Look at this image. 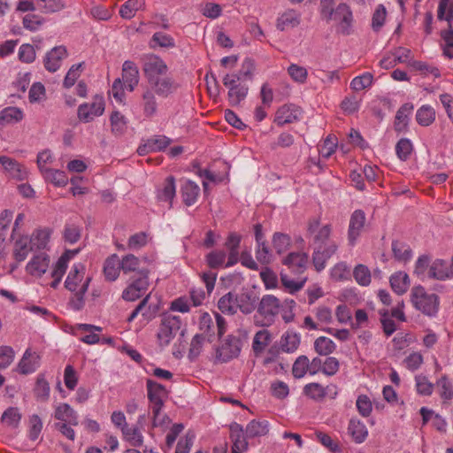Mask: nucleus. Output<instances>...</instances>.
Returning a JSON list of instances; mask_svg holds the SVG:
<instances>
[{
  "mask_svg": "<svg viewBox=\"0 0 453 453\" xmlns=\"http://www.w3.org/2000/svg\"><path fill=\"white\" fill-rule=\"evenodd\" d=\"M282 308V303L273 295H265L258 302L255 323L260 326H272Z\"/></svg>",
  "mask_w": 453,
  "mask_h": 453,
  "instance_id": "nucleus-1",
  "label": "nucleus"
},
{
  "mask_svg": "<svg viewBox=\"0 0 453 453\" xmlns=\"http://www.w3.org/2000/svg\"><path fill=\"white\" fill-rule=\"evenodd\" d=\"M148 399L151 403L153 413V426H157L163 423L159 420V414L164 406L165 399L167 398L168 391L165 387L157 381L148 379L146 381Z\"/></svg>",
  "mask_w": 453,
  "mask_h": 453,
  "instance_id": "nucleus-2",
  "label": "nucleus"
},
{
  "mask_svg": "<svg viewBox=\"0 0 453 453\" xmlns=\"http://www.w3.org/2000/svg\"><path fill=\"white\" fill-rule=\"evenodd\" d=\"M149 270L141 269L133 275L127 287L122 292V298L128 302H134L142 297L147 291L149 282Z\"/></svg>",
  "mask_w": 453,
  "mask_h": 453,
  "instance_id": "nucleus-3",
  "label": "nucleus"
},
{
  "mask_svg": "<svg viewBox=\"0 0 453 453\" xmlns=\"http://www.w3.org/2000/svg\"><path fill=\"white\" fill-rule=\"evenodd\" d=\"M411 303L416 309L427 316H434L439 309L438 296L435 294H427L421 286L412 288Z\"/></svg>",
  "mask_w": 453,
  "mask_h": 453,
  "instance_id": "nucleus-4",
  "label": "nucleus"
},
{
  "mask_svg": "<svg viewBox=\"0 0 453 453\" xmlns=\"http://www.w3.org/2000/svg\"><path fill=\"white\" fill-rule=\"evenodd\" d=\"M181 320L179 316L166 314L163 317L157 338L161 346H167L172 339L179 333Z\"/></svg>",
  "mask_w": 453,
  "mask_h": 453,
  "instance_id": "nucleus-5",
  "label": "nucleus"
},
{
  "mask_svg": "<svg viewBox=\"0 0 453 453\" xmlns=\"http://www.w3.org/2000/svg\"><path fill=\"white\" fill-rule=\"evenodd\" d=\"M242 342L239 337L228 335L226 341L216 349V359L226 363L236 358L241 352Z\"/></svg>",
  "mask_w": 453,
  "mask_h": 453,
  "instance_id": "nucleus-6",
  "label": "nucleus"
},
{
  "mask_svg": "<svg viewBox=\"0 0 453 453\" xmlns=\"http://www.w3.org/2000/svg\"><path fill=\"white\" fill-rule=\"evenodd\" d=\"M142 71L149 83L165 76L168 71V67L159 57L150 55L145 58Z\"/></svg>",
  "mask_w": 453,
  "mask_h": 453,
  "instance_id": "nucleus-7",
  "label": "nucleus"
},
{
  "mask_svg": "<svg viewBox=\"0 0 453 453\" xmlns=\"http://www.w3.org/2000/svg\"><path fill=\"white\" fill-rule=\"evenodd\" d=\"M104 111V100L96 95L91 104H82L78 107L77 115L81 121L90 122L95 117L101 116Z\"/></svg>",
  "mask_w": 453,
  "mask_h": 453,
  "instance_id": "nucleus-8",
  "label": "nucleus"
},
{
  "mask_svg": "<svg viewBox=\"0 0 453 453\" xmlns=\"http://www.w3.org/2000/svg\"><path fill=\"white\" fill-rule=\"evenodd\" d=\"M337 249L338 245L334 242L314 246L312 264L317 272H321L326 267V261L336 252Z\"/></svg>",
  "mask_w": 453,
  "mask_h": 453,
  "instance_id": "nucleus-9",
  "label": "nucleus"
},
{
  "mask_svg": "<svg viewBox=\"0 0 453 453\" xmlns=\"http://www.w3.org/2000/svg\"><path fill=\"white\" fill-rule=\"evenodd\" d=\"M339 23L338 31L342 35H349L350 27L353 20L352 12L349 5L344 3L338 4L334 11L333 19Z\"/></svg>",
  "mask_w": 453,
  "mask_h": 453,
  "instance_id": "nucleus-10",
  "label": "nucleus"
},
{
  "mask_svg": "<svg viewBox=\"0 0 453 453\" xmlns=\"http://www.w3.org/2000/svg\"><path fill=\"white\" fill-rule=\"evenodd\" d=\"M301 113L302 110L300 107L292 104H284L276 111L274 122L278 126L282 127L297 121Z\"/></svg>",
  "mask_w": 453,
  "mask_h": 453,
  "instance_id": "nucleus-11",
  "label": "nucleus"
},
{
  "mask_svg": "<svg viewBox=\"0 0 453 453\" xmlns=\"http://www.w3.org/2000/svg\"><path fill=\"white\" fill-rule=\"evenodd\" d=\"M309 256L305 252H291L284 259L283 264L291 273L303 274L307 268Z\"/></svg>",
  "mask_w": 453,
  "mask_h": 453,
  "instance_id": "nucleus-12",
  "label": "nucleus"
},
{
  "mask_svg": "<svg viewBox=\"0 0 453 453\" xmlns=\"http://www.w3.org/2000/svg\"><path fill=\"white\" fill-rule=\"evenodd\" d=\"M148 84L149 86L147 88H150L154 94H157L160 97H167L173 93L178 87L173 78L166 75L156 79Z\"/></svg>",
  "mask_w": 453,
  "mask_h": 453,
  "instance_id": "nucleus-13",
  "label": "nucleus"
},
{
  "mask_svg": "<svg viewBox=\"0 0 453 453\" xmlns=\"http://www.w3.org/2000/svg\"><path fill=\"white\" fill-rule=\"evenodd\" d=\"M234 301L236 308L244 314H250L256 309L257 310L258 297L254 291H243L235 295Z\"/></svg>",
  "mask_w": 453,
  "mask_h": 453,
  "instance_id": "nucleus-14",
  "label": "nucleus"
},
{
  "mask_svg": "<svg viewBox=\"0 0 453 453\" xmlns=\"http://www.w3.org/2000/svg\"><path fill=\"white\" fill-rule=\"evenodd\" d=\"M365 223V214L362 210H356L349 219L348 238L350 245H354L360 235Z\"/></svg>",
  "mask_w": 453,
  "mask_h": 453,
  "instance_id": "nucleus-15",
  "label": "nucleus"
},
{
  "mask_svg": "<svg viewBox=\"0 0 453 453\" xmlns=\"http://www.w3.org/2000/svg\"><path fill=\"white\" fill-rule=\"evenodd\" d=\"M66 57L67 50L65 46L54 47L46 54L44 66L49 72L54 73L59 69L61 61Z\"/></svg>",
  "mask_w": 453,
  "mask_h": 453,
  "instance_id": "nucleus-16",
  "label": "nucleus"
},
{
  "mask_svg": "<svg viewBox=\"0 0 453 453\" xmlns=\"http://www.w3.org/2000/svg\"><path fill=\"white\" fill-rule=\"evenodd\" d=\"M85 267L81 264L73 266L65 281V287L71 292L78 291L81 285L84 282Z\"/></svg>",
  "mask_w": 453,
  "mask_h": 453,
  "instance_id": "nucleus-17",
  "label": "nucleus"
},
{
  "mask_svg": "<svg viewBox=\"0 0 453 453\" xmlns=\"http://www.w3.org/2000/svg\"><path fill=\"white\" fill-rule=\"evenodd\" d=\"M300 335L293 331H287L280 338V348L279 349L273 348L269 353H279L280 350L287 353L295 352L300 345Z\"/></svg>",
  "mask_w": 453,
  "mask_h": 453,
  "instance_id": "nucleus-18",
  "label": "nucleus"
},
{
  "mask_svg": "<svg viewBox=\"0 0 453 453\" xmlns=\"http://www.w3.org/2000/svg\"><path fill=\"white\" fill-rule=\"evenodd\" d=\"M122 79L124 83L133 91L139 82V70L136 65L129 60L124 62L122 66Z\"/></svg>",
  "mask_w": 453,
  "mask_h": 453,
  "instance_id": "nucleus-19",
  "label": "nucleus"
},
{
  "mask_svg": "<svg viewBox=\"0 0 453 453\" xmlns=\"http://www.w3.org/2000/svg\"><path fill=\"white\" fill-rule=\"evenodd\" d=\"M49 264L50 257L45 253H40L34 256L27 264V270L32 275L41 276L47 271Z\"/></svg>",
  "mask_w": 453,
  "mask_h": 453,
  "instance_id": "nucleus-20",
  "label": "nucleus"
},
{
  "mask_svg": "<svg viewBox=\"0 0 453 453\" xmlns=\"http://www.w3.org/2000/svg\"><path fill=\"white\" fill-rule=\"evenodd\" d=\"M450 277V269L447 262L442 259H435L428 268L427 278L438 280H445Z\"/></svg>",
  "mask_w": 453,
  "mask_h": 453,
  "instance_id": "nucleus-21",
  "label": "nucleus"
},
{
  "mask_svg": "<svg viewBox=\"0 0 453 453\" xmlns=\"http://www.w3.org/2000/svg\"><path fill=\"white\" fill-rule=\"evenodd\" d=\"M54 417L58 420L69 423V425L78 426L79 424L77 412L68 403H61L57 406Z\"/></svg>",
  "mask_w": 453,
  "mask_h": 453,
  "instance_id": "nucleus-22",
  "label": "nucleus"
},
{
  "mask_svg": "<svg viewBox=\"0 0 453 453\" xmlns=\"http://www.w3.org/2000/svg\"><path fill=\"white\" fill-rule=\"evenodd\" d=\"M142 107L145 117L151 118L156 115L157 103L154 92L150 88H145L142 95Z\"/></svg>",
  "mask_w": 453,
  "mask_h": 453,
  "instance_id": "nucleus-23",
  "label": "nucleus"
},
{
  "mask_svg": "<svg viewBox=\"0 0 453 453\" xmlns=\"http://www.w3.org/2000/svg\"><path fill=\"white\" fill-rule=\"evenodd\" d=\"M301 15L295 10H287L277 19L276 27L284 31L288 27H296L300 24Z\"/></svg>",
  "mask_w": 453,
  "mask_h": 453,
  "instance_id": "nucleus-24",
  "label": "nucleus"
},
{
  "mask_svg": "<svg viewBox=\"0 0 453 453\" xmlns=\"http://www.w3.org/2000/svg\"><path fill=\"white\" fill-rule=\"evenodd\" d=\"M39 359L40 357L36 353H32L29 349H27L19 363L20 373L28 374L34 372L39 366Z\"/></svg>",
  "mask_w": 453,
  "mask_h": 453,
  "instance_id": "nucleus-25",
  "label": "nucleus"
},
{
  "mask_svg": "<svg viewBox=\"0 0 453 453\" xmlns=\"http://www.w3.org/2000/svg\"><path fill=\"white\" fill-rule=\"evenodd\" d=\"M180 192L184 203L190 206L196 202L200 193V188L194 181L188 180L181 186Z\"/></svg>",
  "mask_w": 453,
  "mask_h": 453,
  "instance_id": "nucleus-26",
  "label": "nucleus"
},
{
  "mask_svg": "<svg viewBox=\"0 0 453 453\" xmlns=\"http://www.w3.org/2000/svg\"><path fill=\"white\" fill-rule=\"evenodd\" d=\"M120 270V259L118 255H111L105 260L104 273L107 280L114 281L119 277Z\"/></svg>",
  "mask_w": 453,
  "mask_h": 453,
  "instance_id": "nucleus-27",
  "label": "nucleus"
},
{
  "mask_svg": "<svg viewBox=\"0 0 453 453\" xmlns=\"http://www.w3.org/2000/svg\"><path fill=\"white\" fill-rule=\"evenodd\" d=\"M33 391L37 402L45 403L49 400L50 387L43 374L37 376Z\"/></svg>",
  "mask_w": 453,
  "mask_h": 453,
  "instance_id": "nucleus-28",
  "label": "nucleus"
},
{
  "mask_svg": "<svg viewBox=\"0 0 453 453\" xmlns=\"http://www.w3.org/2000/svg\"><path fill=\"white\" fill-rule=\"evenodd\" d=\"M413 110V105L411 104H403L399 110L396 111L395 119V130L398 133L405 130L408 125V116L411 113Z\"/></svg>",
  "mask_w": 453,
  "mask_h": 453,
  "instance_id": "nucleus-29",
  "label": "nucleus"
},
{
  "mask_svg": "<svg viewBox=\"0 0 453 453\" xmlns=\"http://www.w3.org/2000/svg\"><path fill=\"white\" fill-rule=\"evenodd\" d=\"M348 432L356 443H362L368 435V431L365 426L359 420L350 419Z\"/></svg>",
  "mask_w": 453,
  "mask_h": 453,
  "instance_id": "nucleus-30",
  "label": "nucleus"
},
{
  "mask_svg": "<svg viewBox=\"0 0 453 453\" xmlns=\"http://www.w3.org/2000/svg\"><path fill=\"white\" fill-rule=\"evenodd\" d=\"M230 437L233 441V447H235L238 450L247 449L248 442L241 425L235 422L230 425Z\"/></svg>",
  "mask_w": 453,
  "mask_h": 453,
  "instance_id": "nucleus-31",
  "label": "nucleus"
},
{
  "mask_svg": "<svg viewBox=\"0 0 453 453\" xmlns=\"http://www.w3.org/2000/svg\"><path fill=\"white\" fill-rule=\"evenodd\" d=\"M111 133L115 136H121L127 128V121L126 117L118 111H113L110 117Z\"/></svg>",
  "mask_w": 453,
  "mask_h": 453,
  "instance_id": "nucleus-32",
  "label": "nucleus"
},
{
  "mask_svg": "<svg viewBox=\"0 0 453 453\" xmlns=\"http://www.w3.org/2000/svg\"><path fill=\"white\" fill-rule=\"evenodd\" d=\"M269 432V423L266 420H251L246 426V435L249 437L264 436Z\"/></svg>",
  "mask_w": 453,
  "mask_h": 453,
  "instance_id": "nucleus-33",
  "label": "nucleus"
},
{
  "mask_svg": "<svg viewBox=\"0 0 453 453\" xmlns=\"http://www.w3.org/2000/svg\"><path fill=\"white\" fill-rule=\"evenodd\" d=\"M306 280V277H299L297 280H294L286 273H280L281 284L290 294H294L302 289Z\"/></svg>",
  "mask_w": 453,
  "mask_h": 453,
  "instance_id": "nucleus-34",
  "label": "nucleus"
},
{
  "mask_svg": "<svg viewBox=\"0 0 453 453\" xmlns=\"http://www.w3.org/2000/svg\"><path fill=\"white\" fill-rule=\"evenodd\" d=\"M392 289L398 295L406 292L409 287V276L403 272H397L390 277Z\"/></svg>",
  "mask_w": 453,
  "mask_h": 453,
  "instance_id": "nucleus-35",
  "label": "nucleus"
},
{
  "mask_svg": "<svg viewBox=\"0 0 453 453\" xmlns=\"http://www.w3.org/2000/svg\"><path fill=\"white\" fill-rule=\"evenodd\" d=\"M272 335L267 329H261L256 333L253 338L252 349L255 353H261L269 345Z\"/></svg>",
  "mask_w": 453,
  "mask_h": 453,
  "instance_id": "nucleus-36",
  "label": "nucleus"
},
{
  "mask_svg": "<svg viewBox=\"0 0 453 453\" xmlns=\"http://www.w3.org/2000/svg\"><path fill=\"white\" fill-rule=\"evenodd\" d=\"M23 112L17 107H7L0 112V125L6 126L20 121Z\"/></svg>",
  "mask_w": 453,
  "mask_h": 453,
  "instance_id": "nucleus-37",
  "label": "nucleus"
},
{
  "mask_svg": "<svg viewBox=\"0 0 453 453\" xmlns=\"http://www.w3.org/2000/svg\"><path fill=\"white\" fill-rule=\"evenodd\" d=\"M91 278L87 277L84 282L81 285L78 291L73 292L74 296L69 301V305L75 311H80L84 307V295L87 292Z\"/></svg>",
  "mask_w": 453,
  "mask_h": 453,
  "instance_id": "nucleus-38",
  "label": "nucleus"
},
{
  "mask_svg": "<svg viewBox=\"0 0 453 453\" xmlns=\"http://www.w3.org/2000/svg\"><path fill=\"white\" fill-rule=\"evenodd\" d=\"M122 434L133 447H141L143 443V436L137 426L130 428L127 425L123 426Z\"/></svg>",
  "mask_w": 453,
  "mask_h": 453,
  "instance_id": "nucleus-39",
  "label": "nucleus"
},
{
  "mask_svg": "<svg viewBox=\"0 0 453 453\" xmlns=\"http://www.w3.org/2000/svg\"><path fill=\"white\" fill-rule=\"evenodd\" d=\"M417 122L423 127L430 126L435 120V111L430 105L421 106L416 113Z\"/></svg>",
  "mask_w": 453,
  "mask_h": 453,
  "instance_id": "nucleus-40",
  "label": "nucleus"
},
{
  "mask_svg": "<svg viewBox=\"0 0 453 453\" xmlns=\"http://www.w3.org/2000/svg\"><path fill=\"white\" fill-rule=\"evenodd\" d=\"M249 92V87L239 83L237 87L230 88L227 93L230 105L237 106L243 101Z\"/></svg>",
  "mask_w": 453,
  "mask_h": 453,
  "instance_id": "nucleus-41",
  "label": "nucleus"
},
{
  "mask_svg": "<svg viewBox=\"0 0 453 453\" xmlns=\"http://www.w3.org/2000/svg\"><path fill=\"white\" fill-rule=\"evenodd\" d=\"M175 179L173 176H168L163 184L162 189L158 191L157 197L161 201L172 203L175 196Z\"/></svg>",
  "mask_w": 453,
  "mask_h": 453,
  "instance_id": "nucleus-42",
  "label": "nucleus"
},
{
  "mask_svg": "<svg viewBox=\"0 0 453 453\" xmlns=\"http://www.w3.org/2000/svg\"><path fill=\"white\" fill-rule=\"evenodd\" d=\"M31 250L30 241L27 236L21 237L15 242L14 257L18 262L24 261Z\"/></svg>",
  "mask_w": 453,
  "mask_h": 453,
  "instance_id": "nucleus-43",
  "label": "nucleus"
},
{
  "mask_svg": "<svg viewBox=\"0 0 453 453\" xmlns=\"http://www.w3.org/2000/svg\"><path fill=\"white\" fill-rule=\"evenodd\" d=\"M303 393L308 397L315 400L320 401L325 398L326 395V388H325L321 384L312 382L304 386Z\"/></svg>",
  "mask_w": 453,
  "mask_h": 453,
  "instance_id": "nucleus-44",
  "label": "nucleus"
},
{
  "mask_svg": "<svg viewBox=\"0 0 453 453\" xmlns=\"http://www.w3.org/2000/svg\"><path fill=\"white\" fill-rule=\"evenodd\" d=\"M392 251L395 259L399 261H407L411 257V249L406 243L400 241H393Z\"/></svg>",
  "mask_w": 453,
  "mask_h": 453,
  "instance_id": "nucleus-45",
  "label": "nucleus"
},
{
  "mask_svg": "<svg viewBox=\"0 0 453 453\" xmlns=\"http://www.w3.org/2000/svg\"><path fill=\"white\" fill-rule=\"evenodd\" d=\"M235 295L228 292L219 298L218 302V308L223 313L234 314L236 312V303L234 301Z\"/></svg>",
  "mask_w": 453,
  "mask_h": 453,
  "instance_id": "nucleus-46",
  "label": "nucleus"
},
{
  "mask_svg": "<svg viewBox=\"0 0 453 453\" xmlns=\"http://www.w3.org/2000/svg\"><path fill=\"white\" fill-rule=\"evenodd\" d=\"M314 349L318 354L327 356L334 351L335 344L331 339L320 336L315 340Z\"/></svg>",
  "mask_w": 453,
  "mask_h": 453,
  "instance_id": "nucleus-47",
  "label": "nucleus"
},
{
  "mask_svg": "<svg viewBox=\"0 0 453 453\" xmlns=\"http://www.w3.org/2000/svg\"><path fill=\"white\" fill-rule=\"evenodd\" d=\"M142 5V0H128L121 5L119 14L123 19H130Z\"/></svg>",
  "mask_w": 453,
  "mask_h": 453,
  "instance_id": "nucleus-48",
  "label": "nucleus"
},
{
  "mask_svg": "<svg viewBox=\"0 0 453 453\" xmlns=\"http://www.w3.org/2000/svg\"><path fill=\"white\" fill-rule=\"evenodd\" d=\"M436 385L439 388V394L444 403L453 398V386L447 375H442L437 381Z\"/></svg>",
  "mask_w": 453,
  "mask_h": 453,
  "instance_id": "nucleus-49",
  "label": "nucleus"
},
{
  "mask_svg": "<svg viewBox=\"0 0 453 453\" xmlns=\"http://www.w3.org/2000/svg\"><path fill=\"white\" fill-rule=\"evenodd\" d=\"M44 178L58 187L65 186L68 182V178L65 172L53 169H45L42 173Z\"/></svg>",
  "mask_w": 453,
  "mask_h": 453,
  "instance_id": "nucleus-50",
  "label": "nucleus"
},
{
  "mask_svg": "<svg viewBox=\"0 0 453 453\" xmlns=\"http://www.w3.org/2000/svg\"><path fill=\"white\" fill-rule=\"evenodd\" d=\"M83 65H84V62H81L79 64L73 65L70 67V69L68 70V72L65 77L64 82H63V86L65 88H70L75 84L76 81L78 80V78L81 76V74L82 73Z\"/></svg>",
  "mask_w": 453,
  "mask_h": 453,
  "instance_id": "nucleus-51",
  "label": "nucleus"
},
{
  "mask_svg": "<svg viewBox=\"0 0 453 453\" xmlns=\"http://www.w3.org/2000/svg\"><path fill=\"white\" fill-rule=\"evenodd\" d=\"M12 213L7 210L0 215V250L4 249V244L9 234V226L12 221Z\"/></svg>",
  "mask_w": 453,
  "mask_h": 453,
  "instance_id": "nucleus-52",
  "label": "nucleus"
},
{
  "mask_svg": "<svg viewBox=\"0 0 453 453\" xmlns=\"http://www.w3.org/2000/svg\"><path fill=\"white\" fill-rule=\"evenodd\" d=\"M226 257L224 250H212L205 256V261L211 269H218L225 265Z\"/></svg>",
  "mask_w": 453,
  "mask_h": 453,
  "instance_id": "nucleus-53",
  "label": "nucleus"
},
{
  "mask_svg": "<svg viewBox=\"0 0 453 453\" xmlns=\"http://www.w3.org/2000/svg\"><path fill=\"white\" fill-rule=\"evenodd\" d=\"M37 6L43 13H53L64 9L65 3L62 0H37Z\"/></svg>",
  "mask_w": 453,
  "mask_h": 453,
  "instance_id": "nucleus-54",
  "label": "nucleus"
},
{
  "mask_svg": "<svg viewBox=\"0 0 453 453\" xmlns=\"http://www.w3.org/2000/svg\"><path fill=\"white\" fill-rule=\"evenodd\" d=\"M50 238V234L46 230H37L35 231L31 238H30V244H31V250L36 249V250H42L46 247L48 241Z\"/></svg>",
  "mask_w": 453,
  "mask_h": 453,
  "instance_id": "nucleus-55",
  "label": "nucleus"
},
{
  "mask_svg": "<svg viewBox=\"0 0 453 453\" xmlns=\"http://www.w3.org/2000/svg\"><path fill=\"white\" fill-rule=\"evenodd\" d=\"M21 419V414L16 407H9L2 415V422L11 427H17Z\"/></svg>",
  "mask_w": 453,
  "mask_h": 453,
  "instance_id": "nucleus-56",
  "label": "nucleus"
},
{
  "mask_svg": "<svg viewBox=\"0 0 453 453\" xmlns=\"http://www.w3.org/2000/svg\"><path fill=\"white\" fill-rule=\"evenodd\" d=\"M373 81V76L371 73H365L360 76L355 77L350 82V88L353 90L360 91L369 88Z\"/></svg>",
  "mask_w": 453,
  "mask_h": 453,
  "instance_id": "nucleus-57",
  "label": "nucleus"
},
{
  "mask_svg": "<svg viewBox=\"0 0 453 453\" xmlns=\"http://www.w3.org/2000/svg\"><path fill=\"white\" fill-rule=\"evenodd\" d=\"M309 372V358L306 356H300L295 361L292 367L293 376L296 379L303 378Z\"/></svg>",
  "mask_w": 453,
  "mask_h": 453,
  "instance_id": "nucleus-58",
  "label": "nucleus"
},
{
  "mask_svg": "<svg viewBox=\"0 0 453 453\" xmlns=\"http://www.w3.org/2000/svg\"><path fill=\"white\" fill-rule=\"evenodd\" d=\"M356 281L361 286H368L371 283V272L367 266L358 265L353 271Z\"/></svg>",
  "mask_w": 453,
  "mask_h": 453,
  "instance_id": "nucleus-59",
  "label": "nucleus"
},
{
  "mask_svg": "<svg viewBox=\"0 0 453 453\" xmlns=\"http://www.w3.org/2000/svg\"><path fill=\"white\" fill-rule=\"evenodd\" d=\"M412 150V143L409 139L406 138L400 139L395 145L396 155L403 161H405L409 158Z\"/></svg>",
  "mask_w": 453,
  "mask_h": 453,
  "instance_id": "nucleus-60",
  "label": "nucleus"
},
{
  "mask_svg": "<svg viewBox=\"0 0 453 453\" xmlns=\"http://www.w3.org/2000/svg\"><path fill=\"white\" fill-rule=\"evenodd\" d=\"M291 239L288 234L282 233H275L273 237V248L277 253L280 254L286 251L290 246Z\"/></svg>",
  "mask_w": 453,
  "mask_h": 453,
  "instance_id": "nucleus-61",
  "label": "nucleus"
},
{
  "mask_svg": "<svg viewBox=\"0 0 453 453\" xmlns=\"http://www.w3.org/2000/svg\"><path fill=\"white\" fill-rule=\"evenodd\" d=\"M417 392L422 395H431L434 391V384L426 376L417 375L415 377Z\"/></svg>",
  "mask_w": 453,
  "mask_h": 453,
  "instance_id": "nucleus-62",
  "label": "nucleus"
},
{
  "mask_svg": "<svg viewBox=\"0 0 453 453\" xmlns=\"http://www.w3.org/2000/svg\"><path fill=\"white\" fill-rule=\"evenodd\" d=\"M139 258L133 254L126 255L120 260V268L124 273L136 272L139 267Z\"/></svg>",
  "mask_w": 453,
  "mask_h": 453,
  "instance_id": "nucleus-63",
  "label": "nucleus"
},
{
  "mask_svg": "<svg viewBox=\"0 0 453 453\" xmlns=\"http://www.w3.org/2000/svg\"><path fill=\"white\" fill-rule=\"evenodd\" d=\"M289 76L298 83H304L306 81L308 73L306 68L296 64H291L288 68Z\"/></svg>",
  "mask_w": 453,
  "mask_h": 453,
  "instance_id": "nucleus-64",
  "label": "nucleus"
}]
</instances>
